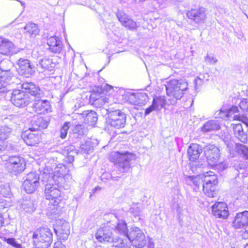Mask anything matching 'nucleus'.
<instances>
[{"instance_id":"obj_1","label":"nucleus","mask_w":248,"mask_h":248,"mask_svg":"<svg viewBox=\"0 0 248 248\" xmlns=\"http://www.w3.org/2000/svg\"><path fill=\"white\" fill-rule=\"evenodd\" d=\"M190 178L194 188L199 189L202 185V190L206 197L213 198L217 196L219 181L218 175L215 172L207 171L202 175L191 176Z\"/></svg>"},{"instance_id":"obj_2","label":"nucleus","mask_w":248,"mask_h":248,"mask_svg":"<svg viewBox=\"0 0 248 248\" xmlns=\"http://www.w3.org/2000/svg\"><path fill=\"white\" fill-rule=\"evenodd\" d=\"M48 124V117L39 116L31 122V127L22 131L21 137L28 146H35L41 142L40 131L46 128Z\"/></svg>"},{"instance_id":"obj_3","label":"nucleus","mask_w":248,"mask_h":248,"mask_svg":"<svg viewBox=\"0 0 248 248\" xmlns=\"http://www.w3.org/2000/svg\"><path fill=\"white\" fill-rule=\"evenodd\" d=\"M166 93L168 96L179 99L183 97L188 88L186 80L180 78H172L168 80L165 85Z\"/></svg>"},{"instance_id":"obj_4","label":"nucleus","mask_w":248,"mask_h":248,"mask_svg":"<svg viewBox=\"0 0 248 248\" xmlns=\"http://www.w3.org/2000/svg\"><path fill=\"white\" fill-rule=\"evenodd\" d=\"M32 239L35 246L40 248H47L51 245L53 233L47 226L40 227L33 232Z\"/></svg>"},{"instance_id":"obj_5","label":"nucleus","mask_w":248,"mask_h":248,"mask_svg":"<svg viewBox=\"0 0 248 248\" xmlns=\"http://www.w3.org/2000/svg\"><path fill=\"white\" fill-rule=\"evenodd\" d=\"M45 196L48 200L50 205L54 209L60 208V204L62 202L63 199L61 190L56 187L54 185L47 184L45 189Z\"/></svg>"},{"instance_id":"obj_6","label":"nucleus","mask_w":248,"mask_h":248,"mask_svg":"<svg viewBox=\"0 0 248 248\" xmlns=\"http://www.w3.org/2000/svg\"><path fill=\"white\" fill-rule=\"evenodd\" d=\"M126 116L124 112L120 110L109 112L106 118V124L111 127L121 129L125 125Z\"/></svg>"},{"instance_id":"obj_7","label":"nucleus","mask_w":248,"mask_h":248,"mask_svg":"<svg viewBox=\"0 0 248 248\" xmlns=\"http://www.w3.org/2000/svg\"><path fill=\"white\" fill-rule=\"evenodd\" d=\"M203 154L207 163L211 167L216 168L222 164L220 161L219 149L216 146L207 144L204 148Z\"/></svg>"},{"instance_id":"obj_8","label":"nucleus","mask_w":248,"mask_h":248,"mask_svg":"<svg viewBox=\"0 0 248 248\" xmlns=\"http://www.w3.org/2000/svg\"><path fill=\"white\" fill-rule=\"evenodd\" d=\"M26 160L22 157L13 156L9 157L6 163V167L9 171L16 175L26 169Z\"/></svg>"},{"instance_id":"obj_9","label":"nucleus","mask_w":248,"mask_h":248,"mask_svg":"<svg viewBox=\"0 0 248 248\" xmlns=\"http://www.w3.org/2000/svg\"><path fill=\"white\" fill-rule=\"evenodd\" d=\"M40 185L39 175L30 172L22 183V188L28 194L34 193Z\"/></svg>"},{"instance_id":"obj_10","label":"nucleus","mask_w":248,"mask_h":248,"mask_svg":"<svg viewBox=\"0 0 248 248\" xmlns=\"http://www.w3.org/2000/svg\"><path fill=\"white\" fill-rule=\"evenodd\" d=\"M212 215L221 219H227L230 216L228 203L224 202H215L211 206Z\"/></svg>"},{"instance_id":"obj_11","label":"nucleus","mask_w":248,"mask_h":248,"mask_svg":"<svg viewBox=\"0 0 248 248\" xmlns=\"http://www.w3.org/2000/svg\"><path fill=\"white\" fill-rule=\"evenodd\" d=\"M10 101L17 107L23 108L27 106L31 102V98L23 91L14 90L11 93Z\"/></svg>"},{"instance_id":"obj_12","label":"nucleus","mask_w":248,"mask_h":248,"mask_svg":"<svg viewBox=\"0 0 248 248\" xmlns=\"http://www.w3.org/2000/svg\"><path fill=\"white\" fill-rule=\"evenodd\" d=\"M186 16L188 18L193 20L197 23H203L206 18L205 10L201 6H195L188 10Z\"/></svg>"},{"instance_id":"obj_13","label":"nucleus","mask_w":248,"mask_h":248,"mask_svg":"<svg viewBox=\"0 0 248 248\" xmlns=\"http://www.w3.org/2000/svg\"><path fill=\"white\" fill-rule=\"evenodd\" d=\"M203 150L202 146L200 144L191 143L187 149V157L188 160L191 162H197Z\"/></svg>"},{"instance_id":"obj_14","label":"nucleus","mask_w":248,"mask_h":248,"mask_svg":"<svg viewBox=\"0 0 248 248\" xmlns=\"http://www.w3.org/2000/svg\"><path fill=\"white\" fill-rule=\"evenodd\" d=\"M248 225V211H244L236 214L232 226L235 229H240Z\"/></svg>"},{"instance_id":"obj_15","label":"nucleus","mask_w":248,"mask_h":248,"mask_svg":"<svg viewBox=\"0 0 248 248\" xmlns=\"http://www.w3.org/2000/svg\"><path fill=\"white\" fill-rule=\"evenodd\" d=\"M117 18L121 24L129 30H136L138 28V25L136 22L133 19L130 18L125 13L122 11H119L117 13Z\"/></svg>"},{"instance_id":"obj_16","label":"nucleus","mask_w":248,"mask_h":248,"mask_svg":"<svg viewBox=\"0 0 248 248\" xmlns=\"http://www.w3.org/2000/svg\"><path fill=\"white\" fill-rule=\"evenodd\" d=\"M17 64L18 65L17 70L19 74L29 76L31 74L33 66L29 60L20 59L18 60Z\"/></svg>"},{"instance_id":"obj_17","label":"nucleus","mask_w":248,"mask_h":248,"mask_svg":"<svg viewBox=\"0 0 248 248\" xmlns=\"http://www.w3.org/2000/svg\"><path fill=\"white\" fill-rule=\"evenodd\" d=\"M46 43L51 52L60 53L62 50V44L58 37L51 36L48 38Z\"/></svg>"},{"instance_id":"obj_18","label":"nucleus","mask_w":248,"mask_h":248,"mask_svg":"<svg viewBox=\"0 0 248 248\" xmlns=\"http://www.w3.org/2000/svg\"><path fill=\"white\" fill-rule=\"evenodd\" d=\"M22 89L26 93L27 96L31 98V96H36L39 93V87L37 86L35 84L31 82H25L22 83Z\"/></svg>"},{"instance_id":"obj_19","label":"nucleus","mask_w":248,"mask_h":248,"mask_svg":"<svg viewBox=\"0 0 248 248\" xmlns=\"http://www.w3.org/2000/svg\"><path fill=\"white\" fill-rule=\"evenodd\" d=\"M34 109L38 114H45L51 109L49 102L46 100H39L35 103Z\"/></svg>"},{"instance_id":"obj_20","label":"nucleus","mask_w":248,"mask_h":248,"mask_svg":"<svg viewBox=\"0 0 248 248\" xmlns=\"http://www.w3.org/2000/svg\"><path fill=\"white\" fill-rule=\"evenodd\" d=\"M232 130L235 137L238 139L241 142L246 143L248 140L247 134L245 133L241 124H232Z\"/></svg>"},{"instance_id":"obj_21","label":"nucleus","mask_w":248,"mask_h":248,"mask_svg":"<svg viewBox=\"0 0 248 248\" xmlns=\"http://www.w3.org/2000/svg\"><path fill=\"white\" fill-rule=\"evenodd\" d=\"M132 235V240L137 244L139 248H142L145 244V236L140 230L133 231L131 232Z\"/></svg>"},{"instance_id":"obj_22","label":"nucleus","mask_w":248,"mask_h":248,"mask_svg":"<svg viewBox=\"0 0 248 248\" xmlns=\"http://www.w3.org/2000/svg\"><path fill=\"white\" fill-rule=\"evenodd\" d=\"M95 237L100 243H105L109 241L111 235L103 228H100L96 231Z\"/></svg>"},{"instance_id":"obj_23","label":"nucleus","mask_w":248,"mask_h":248,"mask_svg":"<svg viewBox=\"0 0 248 248\" xmlns=\"http://www.w3.org/2000/svg\"><path fill=\"white\" fill-rule=\"evenodd\" d=\"M220 129V126L217 122L214 120L208 121L203 124L202 130L203 133L211 132Z\"/></svg>"},{"instance_id":"obj_24","label":"nucleus","mask_w":248,"mask_h":248,"mask_svg":"<svg viewBox=\"0 0 248 248\" xmlns=\"http://www.w3.org/2000/svg\"><path fill=\"white\" fill-rule=\"evenodd\" d=\"M26 33L29 34L31 37L36 36L39 33V29L36 24L34 23H29L26 25L25 27Z\"/></svg>"},{"instance_id":"obj_25","label":"nucleus","mask_w":248,"mask_h":248,"mask_svg":"<svg viewBox=\"0 0 248 248\" xmlns=\"http://www.w3.org/2000/svg\"><path fill=\"white\" fill-rule=\"evenodd\" d=\"M11 43L0 38V53L2 55H7L11 50Z\"/></svg>"},{"instance_id":"obj_26","label":"nucleus","mask_w":248,"mask_h":248,"mask_svg":"<svg viewBox=\"0 0 248 248\" xmlns=\"http://www.w3.org/2000/svg\"><path fill=\"white\" fill-rule=\"evenodd\" d=\"M166 102L165 96H155L153 99L152 103L155 109H156L163 107L166 104Z\"/></svg>"},{"instance_id":"obj_27","label":"nucleus","mask_w":248,"mask_h":248,"mask_svg":"<svg viewBox=\"0 0 248 248\" xmlns=\"http://www.w3.org/2000/svg\"><path fill=\"white\" fill-rule=\"evenodd\" d=\"M39 65L44 71L51 70L54 67V63L51 59L44 58L40 61Z\"/></svg>"},{"instance_id":"obj_28","label":"nucleus","mask_w":248,"mask_h":248,"mask_svg":"<svg viewBox=\"0 0 248 248\" xmlns=\"http://www.w3.org/2000/svg\"><path fill=\"white\" fill-rule=\"evenodd\" d=\"M129 155H133V154L128 152L123 153L116 152L113 155L110 157V161L114 163H119V160L123 158V156L128 157Z\"/></svg>"},{"instance_id":"obj_29","label":"nucleus","mask_w":248,"mask_h":248,"mask_svg":"<svg viewBox=\"0 0 248 248\" xmlns=\"http://www.w3.org/2000/svg\"><path fill=\"white\" fill-rule=\"evenodd\" d=\"M85 120L86 122L90 125H93L96 124L97 120V117L95 112L91 111L88 112L85 117Z\"/></svg>"},{"instance_id":"obj_30","label":"nucleus","mask_w":248,"mask_h":248,"mask_svg":"<svg viewBox=\"0 0 248 248\" xmlns=\"http://www.w3.org/2000/svg\"><path fill=\"white\" fill-rule=\"evenodd\" d=\"M129 161V158H125V160L122 162L119 166V170L122 172H124L129 170L131 168V165Z\"/></svg>"},{"instance_id":"obj_31","label":"nucleus","mask_w":248,"mask_h":248,"mask_svg":"<svg viewBox=\"0 0 248 248\" xmlns=\"http://www.w3.org/2000/svg\"><path fill=\"white\" fill-rule=\"evenodd\" d=\"M69 124V122H65V123L62 126V127L60 129V137L62 139H65L67 135L68 131L69 128L68 124Z\"/></svg>"},{"instance_id":"obj_32","label":"nucleus","mask_w":248,"mask_h":248,"mask_svg":"<svg viewBox=\"0 0 248 248\" xmlns=\"http://www.w3.org/2000/svg\"><path fill=\"white\" fill-rule=\"evenodd\" d=\"M233 121H241L247 126H248V118L245 115L237 114L233 117Z\"/></svg>"},{"instance_id":"obj_33","label":"nucleus","mask_w":248,"mask_h":248,"mask_svg":"<svg viewBox=\"0 0 248 248\" xmlns=\"http://www.w3.org/2000/svg\"><path fill=\"white\" fill-rule=\"evenodd\" d=\"M6 138L7 136L6 133H0V153H2L6 147V144L5 141Z\"/></svg>"},{"instance_id":"obj_34","label":"nucleus","mask_w":248,"mask_h":248,"mask_svg":"<svg viewBox=\"0 0 248 248\" xmlns=\"http://www.w3.org/2000/svg\"><path fill=\"white\" fill-rule=\"evenodd\" d=\"M4 241L8 244L12 246L15 248H22L21 244L17 243L15 239L14 238H8L4 239Z\"/></svg>"},{"instance_id":"obj_35","label":"nucleus","mask_w":248,"mask_h":248,"mask_svg":"<svg viewBox=\"0 0 248 248\" xmlns=\"http://www.w3.org/2000/svg\"><path fill=\"white\" fill-rule=\"evenodd\" d=\"M129 104L135 105L138 103V98L137 97L136 93H132L129 94L127 96V100Z\"/></svg>"},{"instance_id":"obj_36","label":"nucleus","mask_w":248,"mask_h":248,"mask_svg":"<svg viewBox=\"0 0 248 248\" xmlns=\"http://www.w3.org/2000/svg\"><path fill=\"white\" fill-rule=\"evenodd\" d=\"M237 148L238 151L243 154L246 158L248 159V147L242 144H237Z\"/></svg>"},{"instance_id":"obj_37","label":"nucleus","mask_w":248,"mask_h":248,"mask_svg":"<svg viewBox=\"0 0 248 248\" xmlns=\"http://www.w3.org/2000/svg\"><path fill=\"white\" fill-rule=\"evenodd\" d=\"M239 107L242 112L247 111L248 110V100L246 98H244L241 100L239 104Z\"/></svg>"},{"instance_id":"obj_38","label":"nucleus","mask_w":248,"mask_h":248,"mask_svg":"<svg viewBox=\"0 0 248 248\" xmlns=\"http://www.w3.org/2000/svg\"><path fill=\"white\" fill-rule=\"evenodd\" d=\"M118 247L119 248H131V244L129 241L122 240L120 244Z\"/></svg>"},{"instance_id":"obj_39","label":"nucleus","mask_w":248,"mask_h":248,"mask_svg":"<svg viewBox=\"0 0 248 248\" xmlns=\"http://www.w3.org/2000/svg\"><path fill=\"white\" fill-rule=\"evenodd\" d=\"M116 228L120 233H125L127 230L126 226L124 224H118Z\"/></svg>"},{"instance_id":"obj_40","label":"nucleus","mask_w":248,"mask_h":248,"mask_svg":"<svg viewBox=\"0 0 248 248\" xmlns=\"http://www.w3.org/2000/svg\"><path fill=\"white\" fill-rule=\"evenodd\" d=\"M6 91V85L4 80H0V92H4Z\"/></svg>"},{"instance_id":"obj_41","label":"nucleus","mask_w":248,"mask_h":248,"mask_svg":"<svg viewBox=\"0 0 248 248\" xmlns=\"http://www.w3.org/2000/svg\"><path fill=\"white\" fill-rule=\"evenodd\" d=\"M155 110V107L154 106L153 103L149 107L147 108L145 111V114L148 115L150 114V112Z\"/></svg>"},{"instance_id":"obj_42","label":"nucleus","mask_w":248,"mask_h":248,"mask_svg":"<svg viewBox=\"0 0 248 248\" xmlns=\"http://www.w3.org/2000/svg\"><path fill=\"white\" fill-rule=\"evenodd\" d=\"M229 111L232 113H236L239 112L238 107L236 106H232L230 108Z\"/></svg>"},{"instance_id":"obj_43","label":"nucleus","mask_w":248,"mask_h":248,"mask_svg":"<svg viewBox=\"0 0 248 248\" xmlns=\"http://www.w3.org/2000/svg\"><path fill=\"white\" fill-rule=\"evenodd\" d=\"M75 128L77 130V132L78 133H79L80 130H83L84 129L82 125L80 124H76Z\"/></svg>"},{"instance_id":"obj_44","label":"nucleus","mask_w":248,"mask_h":248,"mask_svg":"<svg viewBox=\"0 0 248 248\" xmlns=\"http://www.w3.org/2000/svg\"><path fill=\"white\" fill-rule=\"evenodd\" d=\"M4 223V218L1 214H0V227H2Z\"/></svg>"},{"instance_id":"obj_45","label":"nucleus","mask_w":248,"mask_h":248,"mask_svg":"<svg viewBox=\"0 0 248 248\" xmlns=\"http://www.w3.org/2000/svg\"><path fill=\"white\" fill-rule=\"evenodd\" d=\"M105 89L106 90H111V89H113V88L112 86H111V85L107 84L106 85Z\"/></svg>"},{"instance_id":"obj_46","label":"nucleus","mask_w":248,"mask_h":248,"mask_svg":"<svg viewBox=\"0 0 248 248\" xmlns=\"http://www.w3.org/2000/svg\"><path fill=\"white\" fill-rule=\"evenodd\" d=\"M207 60L208 61V62H211V57L210 56H207Z\"/></svg>"},{"instance_id":"obj_47","label":"nucleus","mask_w":248,"mask_h":248,"mask_svg":"<svg viewBox=\"0 0 248 248\" xmlns=\"http://www.w3.org/2000/svg\"><path fill=\"white\" fill-rule=\"evenodd\" d=\"M104 102H108V98H105V99H104Z\"/></svg>"},{"instance_id":"obj_48","label":"nucleus","mask_w":248,"mask_h":248,"mask_svg":"<svg viewBox=\"0 0 248 248\" xmlns=\"http://www.w3.org/2000/svg\"><path fill=\"white\" fill-rule=\"evenodd\" d=\"M212 59L213 60V62H216L217 61V60L216 59H214L213 57H212Z\"/></svg>"},{"instance_id":"obj_49","label":"nucleus","mask_w":248,"mask_h":248,"mask_svg":"<svg viewBox=\"0 0 248 248\" xmlns=\"http://www.w3.org/2000/svg\"><path fill=\"white\" fill-rule=\"evenodd\" d=\"M248 193H247V200L248 201V184L247 186Z\"/></svg>"},{"instance_id":"obj_50","label":"nucleus","mask_w":248,"mask_h":248,"mask_svg":"<svg viewBox=\"0 0 248 248\" xmlns=\"http://www.w3.org/2000/svg\"><path fill=\"white\" fill-rule=\"evenodd\" d=\"M2 72V71L0 69V74H1ZM0 78H2V77H0Z\"/></svg>"},{"instance_id":"obj_51","label":"nucleus","mask_w":248,"mask_h":248,"mask_svg":"<svg viewBox=\"0 0 248 248\" xmlns=\"http://www.w3.org/2000/svg\"><path fill=\"white\" fill-rule=\"evenodd\" d=\"M114 248H119L118 246H116Z\"/></svg>"}]
</instances>
